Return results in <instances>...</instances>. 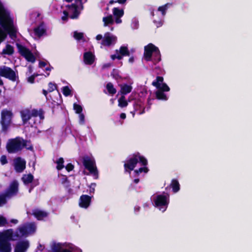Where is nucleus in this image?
I'll return each instance as SVG.
<instances>
[{
	"instance_id": "obj_8",
	"label": "nucleus",
	"mask_w": 252,
	"mask_h": 252,
	"mask_svg": "<svg viewBox=\"0 0 252 252\" xmlns=\"http://www.w3.org/2000/svg\"><path fill=\"white\" fill-rule=\"evenodd\" d=\"M51 252H82V250L70 243H54L51 247Z\"/></svg>"
},
{
	"instance_id": "obj_59",
	"label": "nucleus",
	"mask_w": 252,
	"mask_h": 252,
	"mask_svg": "<svg viewBox=\"0 0 252 252\" xmlns=\"http://www.w3.org/2000/svg\"><path fill=\"white\" fill-rule=\"evenodd\" d=\"M29 69L30 73H31L32 72L31 66L29 67Z\"/></svg>"
},
{
	"instance_id": "obj_45",
	"label": "nucleus",
	"mask_w": 252,
	"mask_h": 252,
	"mask_svg": "<svg viewBox=\"0 0 252 252\" xmlns=\"http://www.w3.org/2000/svg\"><path fill=\"white\" fill-rule=\"evenodd\" d=\"M0 161L1 164L4 165L6 164L7 162L6 156H2L0 158Z\"/></svg>"
},
{
	"instance_id": "obj_63",
	"label": "nucleus",
	"mask_w": 252,
	"mask_h": 252,
	"mask_svg": "<svg viewBox=\"0 0 252 252\" xmlns=\"http://www.w3.org/2000/svg\"><path fill=\"white\" fill-rule=\"evenodd\" d=\"M154 21V22H156V21L155 19Z\"/></svg>"
},
{
	"instance_id": "obj_55",
	"label": "nucleus",
	"mask_w": 252,
	"mask_h": 252,
	"mask_svg": "<svg viewBox=\"0 0 252 252\" xmlns=\"http://www.w3.org/2000/svg\"><path fill=\"white\" fill-rule=\"evenodd\" d=\"M139 182V179H135L134 180V182L135 184H137Z\"/></svg>"
},
{
	"instance_id": "obj_41",
	"label": "nucleus",
	"mask_w": 252,
	"mask_h": 252,
	"mask_svg": "<svg viewBox=\"0 0 252 252\" xmlns=\"http://www.w3.org/2000/svg\"><path fill=\"white\" fill-rule=\"evenodd\" d=\"M79 123L81 125L85 124V116L82 113L79 114Z\"/></svg>"
},
{
	"instance_id": "obj_19",
	"label": "nucleus",
	"mask_w": 252,
	"mask_h": 252,
	"mask_svg": "<svg viewBox=\"0 0 252 252\" xmlns=\"http://www.w3.org/2000/svg\"><path fill=\"white\" fill-rule=\"evenodd\" d=\"M91 197L88 195H82L79 200V206L81 208L87 209L90 205Z\"/></svg>"
},
{
	"instance_id": "obj_5",
	"label": "nucleus",
	"mask_w": 252,
	"mask_h": 252,
	"mask_svg": "<svg viewBox=\"0 0 252 252\" xmlns=\"http://www.w3.org/2000/svg\"><path fill=\"white\" fill-rule=\"evenodd\" d=\"M7 149L9 153H14L21 151L24 147L28 150H32V147L29 142H27L20 137L10 139L7 144Z\"/></svg>"
},
{
	"instance_id": "obj_9",
	"label": "nucleus",
	"mask_w": 252,
	"mask_h": 252,
	"mask_svg": "<svg viewBox=\"0 0 252 252\" xmlns=\"http://www.w3.org/2000/svg\"><path fill=\"white\" fill-rule=\"evenodd\" d=\"M86 1V0H75V4L68 6V11H63L64 16L62 17L63 20H65L67 16L69 14L72 19L76 18L79 14L80 11L82 7V2Z\"/></svg>"
},
{
	"instance_id": "obj_28",
	"label": "nucleus",
	"mask_w": 252,
	"mask_h": 252,
	"mask_svg": "<svg viewBox=\"0 0 252 252\" xmlns=\"http://www.w3.org/2000/svg\"><path fill=\"white\" fill-rule=\"evenodd\" d=\"M171 187L174 193L177 192L180 190V184L176 180H172L171 183Z\"/></svg>"
},
{
	"instance_id": "obj_44",
	"label": "nucleus",
	"mask_w": 252,
	"mask_h": 252,
	"mask_svg": "<svg viewBox=\"0 0 252 252\" xmlns=\"http://www.w3.org/2000/svg\"><path fill=\"white\" fill-rule=\"evenodd\" d=\"M6 202V199L5 198L4 195H0V206H1Z\"/></svg>"
},
{
	"instance_id": "obj_40",
	"label": "nucleus",
	"mask_w": 252,
	"mask_h": 252,
	"mask_svg": "<svg viewBox=\"0 0 252 252\" xmlns=\"http://www.w3.org/2000/svg\"><path fill=\"white\" fill-rule=\"evenodd\" d=\"M56 89V85L55 84H54L52 82H50L48 84V91L49 92H52Z\"/></svg>"
},
{
	"instance_id": "obj_61",
	"label": "nucleus",
	"mask_w": 252,
	"mask_h": 252,
	"mask_svg": "<svg viewBox=\"0 0 252 252\" xmlns=\"http://www.w3.org/2000/svg\"><path fill=\"white\" fill-rule=\"evenodd\" d=\"M114 2V1L113 0H111L110 1V3H113Z\"/></svg>"
},
{
	"instance_id": "obj_15",
	"label": "nucleus",
	"mask_w": 252,
	"mask_h": 252,
	"mask_svg": "<svg viewBox=\"0 0 252 252\" xmlns=\"http://www.w3.org/2000/svg\"><path fill=\"white\" fill-rule=\"evenodd\" d=\"M83 164L95 178L98 177V171L95 166L94 159L91 157H85L83 159Z\"/></svg>"
},
{
	"instance_id": "obj_38",
	"label": "nucleus",
	"mask_w": 252,
	"mask_h": 252,
	"mask_svg": "<svg viewBox=\"0 0 252 252\" xmlns=\"http://www.w3.org/2000/svg\"><path fill=\"white\" fill-rule=\"evenodd\" d=\"M110 58H111V59L112 60H114L116 59L120 60L122 59V55H120V54H119V53H118V50H116V54H114V55H111Z\"/></svg>"
},
{
	"instance_id": "obj_17",
	"label": "nucleus",
	"mask_w": 252,
	"mask_h": 252,
	"mask_svg": "<svg viewBox=\"0 0 252 252\" xmlns=\"http://www.w3.org/2000/svg\"><path fill=\"white\" fill-rule=\"evenodd\" d=\"M18 191V183L17 181H13L10 185L9 188L4 194L1 195H4L5 198H9L15 195Z\"/></svg>"
},
{
	"instance_id": "obj_34",
	"label": "nucleus",
	"mask_w": 252,
	"mask_h": 252,
	"mask_svg": "<svg viewBox=\"0 0 252 252\" xmlns=\"http://www.w3.org/2000/svg\"><path fill=\"white\" fill-rule=\"evenodd\" d=\"M106 89L108 93L111 94H114L116 93V89L114 88L112 83H109L106 86Z\"/></svg>"
},
{
	"instance_id": "obj_7",
	"label": "nucleus",
	"mask_w": 252,
	"mask_h": 252,
	"mask_svg": "<svg viewBox=\"0 0 252 252\" xmlns=\"http://www.w3.org/2000/svg\"><path fill=\"white\" fill-rule=\"evenodd\" d=\"M152 85L157 89L156 92V97L158 99L167 100L168 97L164 92H169L170 88L166 84L163 83V77L158 76L156 80L152 82Z\"/></svg>"
},
{
	"instance_id": "obj_31",
	"label": "nucleus",
	"mask_w": 252,
	"mask_h": 252,
	"mask_svg": "<svg viewBox=\"0 0 252 252\" xmlns=\"http://www.w3.org/2000/svg\"><path fill=\"white\" fill-rule=\"evenodd\" d=\"M34 33L38 36H41L45 32V29L42 25H40L34 30Z\"/></svg>"
},
{
	"instance_id": "obj_49",
	"label": "nucleus",
	"mask_w": 252,
	"mask_h": 252,
	"mask_svg": "<svg viewBox=\"0 0 252 252\" xmlns=\"http://www.w3.org/2000/svg\"><path fill=\"white\" fill-rule=\"evenodd\" d=\"M126 0H117L115 2L120 4H124L126 2Z\"/></svg>"
},
{
	"instance_id": "obj_4",
	"label": "nucleus",
	"mask_w": 252,
	"mask_h": 252,
	"mask_svg": "<svg viewBox=\"0 0 252 252\" xmlns=\"http://www.w3.org/2000/svg\"><path fill=\"white\" fill-rule=\"evenodd\" d=\"M16 240L13 229H9L0 232V252H11V245L9 241Z\"/></svg>"
},
{
	"instance_id": "obj_22",
	"label": "nucleus",
	"mask_w": 252,
	"mask_h": 252,
	"mask_svg": "<svg viewBox=\"0 0 252 252\" xmlns=\"http://www.w3.org/2000/svg\"><path fill=\"white\" fill-rule=\"evenodd\" d=\"M29 247L27 240L19 242L15 246L14 252H26Z\"/></svg>"
},
{
	"instance_id": "obj_18",
	"label": "nucleus",
	"mask_w": 252,
	"mask_h": 252,
	"mask_svg": "<svg viewBox=\"0 0 252 252\" xmlns=\"http://www.w3.org/2000/svg\"><path fill=\"white\" fill-rule=\"evenodd\" d=\"M14 166L17 172H22L26 167V161L21 158H16L14 160Z\"/></svg>"
},
{
	"instance_id": "obj_35",
	"label": "nucleus",
	"mask_w": 252,
	"mask_h": 252,
	"mask_svg": "<svg viewBox=\"0 0 252 252\" xmlns=\"http://www.w3.org/2000/svg\"><path fill=\"white\" fill-rule=\"evenodd\" d=\"M62 91L63 94L66 96L72 95V90L68 86L63 87Z\"/></svg>"
},
{
	"instance_id": "obj_23",
	"label": "nucleus",
	"mask_w": 252,
	"mask_h": 252,
	"mask_svg": "<svg viewBox=\"0 0 252 252\" xmlns=\"http://www.w3.org/2000/svg\"><path fill=\"white\" fill-rule=\"evenodd\" d=\"M102 22L104 27H110L111 31H113L114 30V28L111 27V26L115 22V19L112 15L109 14L103 17L102 18Z\"/></svg>"
},
{
	"instance_id": "obj_2",
	"label": "nucleus",
	"mask_w": 252,
	"mask_h": 252,
	"mask_svg": "<svg viewBox=\"0 0 252 252\" xmlns=\"http://www.w3.org/2000/svg\"><path fill=\"white\" fill-rule=\"evenodd\" d=\"M138 162L140 163L143 167L139 168L138 170L134 171L133 174H134V176H138L143 172L147 173L149 171L148 168L146 166L147 164V160L139 153L133 155L131 157L126 160L124 164L125 170L130 172L133 170Z\"/></svg>"
},
{
	"instance_id": "obj_12",
	"label": "nucleus",
	"mask_w": 252,
	"mask_h": 252,
	"mask_svg": "<svg viewBox=\"0 0 252 252\" xmlns=\"http://www.w3.org/2000/svg\"><path fill=\"white\" fill-rule=\"evenodd\" d=\"M95 39L97 41H101V45L104 46H111L114 45L117 42V37L110 32H106L103 37L101 34H98L96 36Z\"/></svg>"
},
{
	"instance_id": "obj_26",
	"label": "nucleus",
	"mask_w": 252,
	"mask_h": 252,
	"mask_svg": "<svg viewBox=\"0 0 252 252\" xmlns=\"http://www.w3.org/2000/svg\"><path fill=\"white\" fill-rule=\"evenodd\" d=\"M121 93L123 94H126L129 93L132 90V87L127 84L121 85Z\"/></svg>"
},
{
	"instance_id": "obj_58",
	"label": "nucleus",
	"mask_w": 252,
	"mask_h": 252,
	"mask_svg": "<svg viewBox=\"0 0 252 252\" xmlns=\"http://www.w3.org/2000/svg\"><path fill=\"white\" fill-rule=\"evenodd\" d=\"M2 84H3V82L1 79V77H0V85H2Z\"/></svg>"
},
{
	"instance_id": "obj_6",
	"label": "nucleus",
	"mask_w": 252,
	"mask_h": 252,
	"mask_svg": "<svg viewBox=\"0 0 252 252\" xmlns=\"http://www.w3.org/2000/svg\"><path fill=\"white\" fill-rule=\"evenodd\" d=\"M144 57L145 60L152 61L154 64L158 63L161 60L158 48L152 43L145 46Z\"/></svg>"
},
{
	"instance_id": "obj_14",
	"label": "nucleus",
	"mask_w": 252,
	"mask_h": 252,
	"mask_svg": "<svg viewBox=\"0 0 252 252\" xmlns=\"http://www.w3.org/2000/svg\"><path fill=\"white\" fill-rule=\"evenodd\" d=\"M0 75L13 82L16 81L18 78V75L15 71L5 65L0 66Z\"/></svg>"
},
{
	"instance_id": "obj_56",
	"label": "nucleus",
	"mask_w": 252,
	"mask_h": 252,
	"mask_svg": "<svg viewBox=\"0 0 252 252\" xmlns=\"http://www.w3.org/2000/svg\"><path fill=\"white\" fill-rule=\"evenodd\" d=\"M161 25V21H158V24L157 25V27H159Z\"/></svg>"
},
{
	"instance_id": "obj_42",
	"label": "nucleus",
	"mask_w": 252,
	"mask_h": 252,
	"mask_svg": "<svg viewBox=\"0 0 252 252\" xmlns=\"http://www.w3.org/2000/svg\"><path fill=\"white\" fill-rule=\"evenodd\" d=\"M37 76V74H34L33 75L27 78V81L31 84H33L34 82V79Z\"/></svg>"
},
{
	"instance_id": "obj_21",
	"label": "nucleus",
	"mask_w": 252,
	"mask_h": 252,
	"mask_svg": "<svg viewBox=\"0 0 252 252\" xmlns=\"http://www.w3.org/2000/svg\"><path fill=\"white\" fill-rule=\"evenodd\" d=\"M95 57L94 53L91 51H87L84 53L83 61L86 64L91 65L95 61Z\"/></svg>"
},
{
	"instance_id": "obj_25",
	"label": "nucleus",
	"mask_w": 252,
	"mask_h": 252,
	"mask_svg": "<svg viewBox=\"0 0 252 252\" xmlns=\"http://www.w3.org/2000/svg\"><path fill=\"white\" fill-rule=\"evenodd\" d=\"M14 53V48L9 44H6L5 47L3 49L1 54L2 55H11Z\"/></svg>"
},
{
	"instance_id": "obj_48",
	"label": "nucleus",
	"mask_w": 252,
	"mask_h": 252,
	"mask_svg": "<svg viewBox=\"0 0 252 252\" xmlns=\"http://www.w3.org/2000/svg\"><path fill=\"white\" fill-rule=\"evenodd\" d=\"M112 65L111 63H105L102 65L103 68H106L110 67Z\"/></svg>"
},
{
	"instance_id": "obj_27",
	"label": "nucleus",
	"mask_w": 252,
	"mask_h": 252,
	"mask_svg": "<svg viewBox=\"0 0 252 252\" xmlns=\"http://www.w3.org/2000/svg\"><path fill=\"white\" fill-rule=\"evenodd\" d=\"M118 53L120 55H122V59L123 56H129V52L128 48L126 46H121L118 50Z\"/></svg>"
},
{
	"instance_id": "obj_29",
	"label": "nucleus",
	"mask_w": 252,
	"mask_h": 252,
	"mask_svg": "<svg viewBox=\"0 0 252 252\" xmlns=\"http://www.w3.org/2000/svg\"><path fill=\"white\" fill-rule=\"evenodd\" d=\"M54 162L57 164L56 168L58 170H60L64 168L63 165L64 160L63 158H60L54 161Z\"/></svg>"
},
{
	"instance_id": "obj_47",
	"label": "nucleus",
	"mask_w": 252,
	"mask_h": 252,
	"mask_svg": "<svg viewBox=\"0 0 252 252\" xmlns=\"http://www.w3.org/2000/svg\"><path fill=\"white\" fill-rule=\"evenodd\" d=\"M95 186H96V184H94V183L90 185V192H94V190H95Z\"/></svg>"
},
{
	"instance_id": "obj_51",
	"label": "nucleus",
	"mask_w": 252,
	"mask_h": 252,
	"mask_svg": "<svg viewBox=\"0 0 252 252\" xmlns=\"http://www.w3.org/2000/svg\"><path fill=\"white\" fill-rule=\"evenodd\" d=\"M10 222L14 224H17L18 222V220L16 219H12L10 220Z\"/></svg>"
},
{
	"instance_id": "obj_30",
	"label": "nucleus",
	"mask_w": 252,
	"mask_h": 252,
	"mask_svg": "<svg viewBox=\"0 0 252 252\" xmlns=\"http://www.w3.org/2000/svg\"><path fill=\"white\" fill-rule=\"evenodd\" d=\"M33 176L31 174L24 175L22 178V180L25 184H29L33 180Z\"/></svg>"
},
{
	"instance_id": "obj_53",
	"label": "nucleus",
	"mask_w": 252,
	"mask_h": 252,
	"mask_svg": "<svg viewBox=\"0 0 252 252\" xmlns=\"http://www.w3.org/2000/svg\"><path fill=\"white\" fill-rule=\"evenodd\" d=\"M128 61L130 63H132L134 62V58L133 57H130Z\"/></svg>"
},
{
	"instance_id": "obj_57",
	"label": "nucleus",
	"mask_w": 252,
	"mask_h": 252,
	"mask_svg": "<svg viewBox=\"0 0 252 252\" xmlns=\"http://www.w3.org/2000/svg\"><path fill=\"white\" fill-rule=\"evenodd\" d=\"M114 77L116 79H118L120 78V76L118 75H116L115 76L114 75Z\"/></svg>"
},
{
	"instance_id": "obj_36",
	"label": "nucleus",
	"mask_w": 252,
	"mask_h": 252,
	"mask_svg": "<svg viewBox=\"0 0 252 252\" xmlns=\"http://www.w3.org/2000/svg\"><path fill=\"white\" fill-rule=\"evenodd\" d=\"M73 109L76 113L78 114H82L81 112L82 111L83 108L81 105L76 103H74Z\"/></svg>"
},
{
	"instance_id": "obj_43",
	"label": "nucleus",
	"mask_w": 252,
	"mask_h": 252,
	"mask_svg": "<svg viewBox=\"0 0 252 252\" xmlns=\"http://www.w3.org/2000/svg\"><path fill=\"white\" fill-rule=\"evenodd\" d=\"M7 223V222L6 219L2 216H0V226H4Z\"/></svg>"
},
{
	"instance_id": "obj_33",
	"label": "nucleus",
	"mask_w": 252,
	"mask_h": 252,
	"mask_svg": "<svg viewBox=\"0 0 252 252\" xmlns=\"http://www.w3.org/2000/svg\"><path fill=\"white\" fill-rule=\"evenodd\" d=\"M169 4L167 3L165 5H163L162 6H159L158 8V11L160 12L161 13V17H163L164 16L165 14L166 11L167 10V8H168V5Z\"/></svg>"
},
{
	"instance_id": "obj_13",
	"label": "nucleus",
	"mask_w": 252,
	"mask_h": 252,
	"mask_svg": "<svg viewBox=\"0 0 252 252\" xmlns=\"http://www.w3.org/2000/svg\"><path fill=\"white\" fill-rule=\"evenodd\" d=\"M13 114L11 111L3 110L1 112L0 123L3 130H6L11 124Z\"/></svg>"
},
{
	"instance_id": "obj_37",
	"label": "nucleus",
	"mask_w": 252,
	"mask_h": 252,
	"mask_svg": "<svg viewBox=\"0 0 252 252\" xmlns=\"http://www.w3.org/2000/svg\"><path fill=\"white\" fill-rule=\"evenodd\" d=\"M139 22L138 20L134 18L132 19L131 27L133 29H137L138 28Z\"/></svg>"
},
{
	"instance_id": "obj_32",
	"label": "nucleus",
	"mask_w": 252,
	"mask_h": 252,
	"mask_svg": "<svg viewBox=\"0 0 252 252\" xmlns=\"http://www.w3.org/2000/svg\"><path fill=\"white\" fill-rule=\"evenodd\" d=\"M118 106L120 107H125L127 105V102L124 96H122L118 100Z\"/></svg>"
},
{
	"instance_id": "obj_39",
	"label": "nucleus",
	"mask_w": 252,
	"mask_h": 252,
	"mask_svg": "<svg viewBox=\"0 0 252 252\" xmlns=\"http://www.w3.org/2000/svg\"><path fill=\"white\" fill-rule=\"evenodd\" d=\"M74 37L76 40H80L83 37V33L82 32H74Z\"/></svg>"
},
{
	"instance_id": "obj_54",
	"label": "nucleus",
	"mask_w": 252,
	"mask_h": 252,
	"mask_svg": "<svg viewBox=\"0 0 252 252\" xmlns=\"http://www.w3.org/2000/svg\"><path fill=\"white\" fill-rule=\"evenodd\" d=\"M48 91H46V90H43V94H44V95L45 96H46V95H47V93H48Z\"/></svg>"
},
{
	"instance_id": "obj_46",
	"label": "nucleus",
	"mask_w": 252,
	"mask_h": 252,
	"mask_svg": "<svg viewBox=\"0 0 252 252\" xmlns=\"http://www.w3.org/2000/svg\"><path fill=\"white\" fill-rule=\"evenodd\" d=\"M74 168V166L72 164H71V163H68L66 166H65V169L66 170L69 172L70 171H71L72 170H73Z\"/></svg>"
},
{
	"instance_id": "obj_1",
	"label": "nucleus",
	"mask_w": 252,
	"mask_h": 252,
	"mask_svg": "<svg viewBox=\"0 0 252 252\" xmlns=\"http://www.w3.org/2000/svg\"><path fill=\"white\" fill-rule=\"evenodd\" d=\"M16 32L13 17L0 0V43L4 40L7 33L13 38Z\"/></svg>"
},
{
	"instance_id": "obj_62",
	"label": "nucleus",
	"mask_w": 252,
	"mask_h": 252,
	"mask_svg": "<svg viewBox=\"0 0 252 252\" xmlns=\"http://www.w3.org/2000/svg\"><path fill=\"white\" fill-rule=\"evenodd\" d=\"M144 113V111H143L142 112H140V114H142Z\"/></svg>"
},
{
	"instance_id": "obj_52",
	"label": "nucleus",
	"mask_w": 252,
	"mask_h": 252,
	"mask_svg": "<svg viewBox=\"0 0 252 252\" xmlns=\"http://www.w3.org/2000/svg\"><path fill=\"white\" fill-rule=\"evenodd\" d=\"M120 117H121V118H122L123 119H125L126 118V114L125 113H122L120 115Z\"/></svg>"
},
{
	"instance_id": "obj_10",
	"label": "nucleus",
	"mask_w": 252,
	"mask_h": 252,
	"mask_svg": "<svg viewBox=\"0 0 252 252\" xmlns=\"http://www.w3.org/2000/svg\"><path fill=\"white\" fill-rule=\"evenodd\" d=\"M169 195L167 194H157L154 195L152 199L155 206L162 212H164L166 210L169 204Z\"/></svg>"
},
{
	"instance_id": "obj_24",
	"label": "nucleus",
	"mask_w": 252,
	"mask_h": 252,
	"mask_svg": "<svg viewBox=\"0 0 252 252\" xmlns=\"http://www.w3.org/2000/svg\"><path fill=\"white\" fill-rule=\"evenodd\" d=\"M32 215L38 220H42L48 216V213L38 209L34 210Z\"/></svg>"
},
{
	"instance_id": "obj_20",
	"label": "nucleus",
	"mask_w": 252,
	"mask_h": 252,
	"mask_svg": "<svg viewBox=\"0 0 252 252\" xmlns=\"http://www.w3.org/2000/svg\"><path fill=\"white\" fill-rule=\"evenodd\" d=\"M112 13L115 18V22L117 24L122 23L121 18L124 16V11L122 9L118 7H114L112 9Z\"/></svg>"
},
{
	"instance_id": "obj_3",
	"label": "nucleus",
	"mask_w": 252,
	"mask_h": 252,
	"mask_svg": "<svg viewBox=\"0 0 252 252\" xmlns=\"http://www.w3.org/2000/svg\"><path fill=\"white\" fill-rule=\"evenodd\" d=\"M21 116L24 124H28L31 126H36L44 118L42 113L35 109H25L21 112Z\"/></svg>"
},
{
	"instance_id": "obj_16",
	"label": "nucleus",
	"mask_w": 252,
	"mask_h": 252,
	"mask_svg": "<svg viewBox=\"0 0 252 252\" xmlns=\"http://www.w3.org/2000/svg\"><path fill=\"white\" fill-rule=\"evenodd\" d=\"M17 47L20 54L23 56L27 61L32 63L35 62V59L34 55L28 49L19 44L17 45Z\"/></svg>"
},
{
	"instance_id": "obj_11",
	"label": "nucleus",
	"mask_w": 252,
	"mask_h": 252,
	"mask_svg": "<svg viewBox=\"0 0 252 252\" xmlns=\"http://www.w3.org/2000/svg\"><path fill=\"white\" fill-rule=\"evenodd\" d=\"M36 227L33 223H29L18 227L15 234L16 240L21 237H27L29 235L34 233L36 231Z\"/></svg>"
},
{
	"instance_id": "obj_50",
	"label": "nucleus",
	"mask_w": 252,
	"mask_h": 252,
	"mask_svg": "<svg viewBox=\"0 0 252 252\" xmlns=\"http://www.w3.org/2000/svg\"><path fill=\"white\" fill-rule=\"evenodd\" d=\"M46 63L44 62H40L39 63V66L40 67H44L46 65Z\"/></svg>"
},
{
	"instance_id": "obj_60",
	"label": "nucleus",
	"mask_w": 252,
	"mask_h": 252,
	"mask_svg": "<svg viewBox=\"0 0 252 252\" xmlns=\"http://www.w3.org/2000/svg\"><path fill=\"white\" fill-rule=\"evenodd\" d=\"M66 2H69L71 1L72 0H65Z\"/></svg>"
}]
</instances>
